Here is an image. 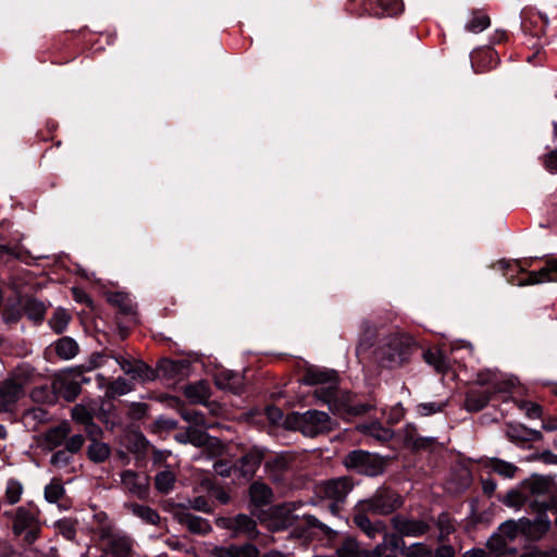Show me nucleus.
I'll use <instances>...</instances> for the list:
<instances>
[{"instance_id": "obj_1", "label": "nucleus", "mask_w": 557, "mask_h": 557, "mask_svg": "<svg viewBox=\"0 0 557 557\" xmlns=\"http://www.w3.org/2000/svg\"><path fill=\"white\" fill-rule=\"evenodd\" d=\"M412 344L413 339L407 334L389 333L380 339L375 358L383 367H400L409 360Z\"/></svg>"}, {"instance_id": "obj_2", "label": "nucleus", "mask_w": 557, "mask_h": 557, "mask_svg": "<svg viewBox=\"0 0 557 557\" xmlns=\"http://www.w3.org/2000/svg\"><path fill=\"white\" fill-rule=\"evenodd\" d=\"M287 428L300 431L305 436L313 437L329 432L333 428V421L326 412L308 410L306 412H293L285 420Z\"/></svg>"}, {"instance_id": "obj_3", "label": "nucleus", "mask_w": 557, "mask_h": 557, "mask_svg": "<svg viewBox=\"0 0 557 557\" xmlns=\"http://www.w3.org/2000/svg\"><path fill=\"white\" fill-rule=\"evenodd\" d=\"M314 396L321 401L327 404L329 408L335 413L345 411L351 414H360L370 409L368 405H352L348 394H343L342 399L339 400V392L337 389L336 381L321 385L314 391Z\"/></svg>"}, {"instance_id": "obj_4", "label": "nucleus", "mask_w": 557, "mask_h": 557, "mask_svg": "<svg viewBox=\"0 0 557 557\" xmlns=\"http://www.w3.org/2000/svg\"><path fill=\"white\" fill-rule=\"evenodd\" d=\"M403 504L404 500L399 494L389 488L380 487L370 497L359 500L356 505L372 515L387 516L400 508Z\"/></svg>"}, {"instance_id": "obj_5", "label": "nucleus", "mask_w": 557, "mask_h": 557, "mask_svg": "<svg viewBox=\"0 0 557 557\" xmlns=\"http://www.w3.org/2000/svg\"><path fill=\"white\" fill-rule=\"evenodd\" d=\"M354 483L347 476H341L325 481L318 485L317 494L330 500L329 510L333 516H339L342 504L352 491Z\"/></svg>"}, {"instance_id": "obj_6", "label": "nucleus", "mask_w": 557, "mask_h": 557, "mask_svg": "<svg viewBox=\"0 0 557 557\" xmlns=\"http://www.w3.org/2000/svg\"><path fill=\"white\" fill-rule=\"evenodd\" d=\"M346 468L358 473L374 476L383 472L384 460L376 454L366 450H352L344 459Z\"/></svg>"}, {"instance_id": "obj_7", "label": "nucleus", "mask_w": 557, "mask_h": 557, "mask_svg": "<svg viewBox=\"0 0 557 557\" xmlns=\"http://www.w3.org/2000/svg\"><path fill=\"white\" fill-rule=\"evenodd\" d=\"M120 484L124 492L139 499L149 495L150 480L145 472L124 470L120 473Z\"/></svg>"}, {"instance_id": "obj_8", "label": "nucleus", "mask_w": 557, "mask_h": 557, "mask_svg": "<svg viewBox=\"0 0 557 557\" xmlns=\"http://www.w3.org/2000/svg\"><path fill=\"white\" fill-rule=\"evenodd\" d=\"M25 380L15 375L0 385V411H12L24 396Z\"/></svg>"}, {"instance_id": "obj_9", "label": "nucleus", "mask_w": 557, "mask_h": 557, "mask_svg": "<svg viewBox=\"0 0 557 557\" xmlns=\"http://www.w3.org/2000/svg\"><path fill=\"white\" fill-rule=\"evenodd\" d=\"M391 525L403 537H419L430 530V524L425 520L401 513L392 517Z\"/></svg>"}, {"instance_id": "obj_10", "label": "nucleus", "mask_w": 557, "mask_h": 557, "mask_svg": "<svg viewBox=\"0 0 557 557\" xmlns=\"http://www.w3.org/2000/svg\"><path fill=\"white\" fill-rule=\"evenodd\" d=\"M367 510H361L358 505L354 508L352 521L369 539H375L380 533L386 530V524L382 520L371 521Z\"/></svg>"}, {"instance_id": "obj_11", "label": "nucleus", "mask_w": 557, "mask_h": 557, "mask_svg": "<svg viewBox=\"0 0 557 557\" xmlns=\"http://www.w3.org/2000/svg\"><path fill=\"white\" fill-rule=\"evenodd\" d=\"M292 458L287 454L270 457L264 463L267 475L273 482H282L290 471Z\"/></svg>"}, {"instance_id": "obj_12", "label": "nucleus", "mask_w": 557, "mask_h": 557, "mask_svg": "<svg viewBox=\"0 0 557 557\" xmlns=\"http://www.w3.org/2000/svg\"><path fill=\"white\" fill-rule=\"evenodd\" d=\"M210 554L213 557H259L257 546L250 543L244 545L214 546Z\"/></svg>"}, {"instance_id": "obj_13", "label": "nucleus", "mask_w": 557, "mask_h": 557, "mask_svg": "<svg viewBox=\"0 0 557 557\" xmlns=\"http://www.w3.org/2000/svg\"><path fill=\"white\" fill-rule=\"evenodd\" d=\"M115 362L120 366L121 370L131 375L132 380H147L149 379L150 369L149 367L139 360L132 361L125 357L116 356L113 357Z\"/></svg>"}, {"instance_id": "obj_14", "label": "nucleus", "mask_w": 557, "mask_h": 557, "mask_svg": "<svg viewBox=\"0 0 557 557\" xmlns=\"http://www.w3.org/2000/svg\"><path fill=\"white\" fill-rule=\"evenodd\" d=\"M215 384L220 389L240 394L244 388V379L239 373L223 370L215 375Z\"/></svg>"}, {"instance_id": "obj_15", "label": "nucleus", "mask_w": 557, "mask_h": 557, "mask_svg": "<svg viewBox=\"0 0 557 557\" xmlns=\"http://www.w3.org/2000/svg\"><path fill=\"white\" fill-rule=\"evenodd\" d=\"M552 484L553 482L549 478L541 475L525 480L522 485L530 500V505H533L534 503L531 497H540L548 494L550 492Z\"/></svg>"}, {"instance_id": "obj_16", "label": "nucleus", "mask_w": 557, "mask_h": 557, "mask_svg": "<svg viewBox=\"0 0 557 557\" xmlns=\"http://www.w3.org/2000/svg\"><path fill=\"white\" fill-rule=\"evenodd\" d=\"M70 432L71 428L67 422H62L59 425L49 429L44 435V447L49 450H53L54 448L63 445Z\"/></svg>"}, {"instance_id": "obj_17", "label": "nucleus", "mask_w": 557, "mask_h": 557, "mask_svg": "<svg viewBox=\"0 0 557 557\" xmlns=\"http://www.w3.org/2000/svg\"><path fill=\"white\" fill-rule=\"evenodd\" d=\"M175 440L178 443H189L196 447H202L218 442L215 437H210L207 433L194 428H188L186 431L175 434Z\"/></svg>"}, {"instance_id": "obj_18", "label": "nucleus", "mask_w": 557, "mask_h": 557, "mask_svg": "<svg viewBox=\"0 0 557 557\" xmlns=\"http://www.w3.org/2000/svg\"><path fill=\"white\" fill-rule=\"evenodd\" d=\"M180 522L185 524L187 529L196 534H207L211 531L209 521L205 518L194 516L187 511H181L177 513Z\"/></svg>"}, {"instance_id": "obj_19", "label": "nucleus", "mask_w": 557, "mask_h": 557, "mask_svg": "<svg viewBox=\"0 0 557 557\" xmlns=\"http://www.w3.org/2000/svg\"><path fill=\"white\" fill-rule=\"evenodd\" d=\"M358 431L380 443L389 441L394 433L391 429L383 426L380 422L363 423L357 426Z\"/></svg>"}, {"instance_id": "obj_20", "label": "nucleus", "mask_w": 557, "mask_h": 557, "mask_svg": "<svg viewBox=\"0 0 557 557\" xmlns=\"http://www.w3.org/2000/svg\"><path fill=\"white\" fill-rule=\"evenodd\" d=\"M508 438L512 442H532L542 440V433L537 430L517 424L508 425L506 430Z\"/></svg>"}, {"instance_id": "obj_21", "label": "nucleus", "mask_w": 557, "mask_h": 557, "mask_svg": "<svg viewBox=\"0 0 557 557\" xmlns=\"http://www.w3.org/2000/svg\"><path fill=\"white\" fill-rule=\"evenodd\" d=\"M184 395L195 404L205 403L210 396V388L207 382L199 381L184 387Z\"/></svg>"}, {"instance_id": "obj_22", "label": "nucleus", "mask_w": 557, "mask_h": 557, "mask_svg": "<svg viewBox=\"0 0 557 557\" xmlns=\"http://www.w3.org/2000/svg\"><path fill=\"white\" fill-rule=\"evenodd\" d=\"M301 381L306 385H323L336 381V373L331 370L309 369Z\"/></svg>"}, {"instance_id": "obj_23", "label": "nucleus", "mask_w": 557, "mask_h": 557, "mask_svg": "<svg viewBox=\"0 0 557 557\" xmlns=\"http://www.w3.org/2000/svg\"><path fill=\"white\" fill-rule=\"evenodd\" d=\"M132 550V542L126 536L112 535L107 544V552L114 557H128Z\"/></svg>"}, {"instance_id": "obj_24", "label": "nucleus", "mask_w": 557, "mask_h": 557, "mask_svg": "<svg viewBox=\"0 0 557 557\" xmlns=\"http://www.w3.org/2000/svg\"><path fill=\"white\" fill-rule=\"evenodd\" d=\"M424 361L433 367L437 373H446L449 370V362L440 349H428L423 352Z\"/></svg>"}, {"instance_id": "obj_25", "label": "nucleus", "mask_w": 557, "mask_h": 557, "mask_svg": "<svg viewBox=\"0 0 557 557\" xmlns=\"http://www.w3.org/2000/svg\"><path fill=\"white\" fill-rule=\"evenodd\" d=\"M529 522L527 520L520 519L518 521L507 520L503 522L498 528V534L507 542L513 541L519 532L524 531L525 525Z\"/></svg>"}, {"instance_id": "obj_26", "label": "nucleus", "mask_w": 557, "mask_h": 557, "mask_svg": "<svg viewBox=\"0 0 557 557\" xmlns=\"http://www.w3.org/2000/svg\"><path fill=\"white\" fill-rule=\"evenodd\" d=\"M544 282H557V259L549 261L545 268L529 275V284H539Z\"/></svg>"}, {"instance_id": "obj_27", "label": "nucleus", "mask_w": 557, "mask_h": 557, "mask_svg": "<svg viewBox=\"0 0 557 557\" xmlns=\"http://www.w3.org/2000/svg\"><path fill=\"white\" fill-rule=\"evenodd\" d=\"M251 503L257 506H264L272 500V491L264 483L255 482L249 488Z\"/></svg>"}, {"instance_id": "obj_28", "label": "nucleus", "mask_w": 557, "mask_h": 557, "mask_svg": "<svg viewBox=\"0 0 557 557\" xmlns=\"http://www.w3.org/2000/svg\"><path fill=\"white\" fill-rule=\"evenodd\" d=\"M486 468L491 469L492 471L496 472L497 474L506 478L511 479L515 476V474L518 471V467L515 466L511 462L502 460L499 458H491L487 460Z\"/></svg>"}, {"instance_id": "obj_29", "label": "nucleus", "mask_w": 557, "mask_h": 557, "mask_svg": "<svg viewBox=\"0 0 557 557\" xmlns=\"http://www.w3.org/2000/svg\"><path fill=\"white\" fill-rule=\"evenodd\" d=\"M78 350L77 343L71 337H62L55 343V352L63 360L73 359Z\"/></svg>"}, {"instance_id": "obj_30", "label": "nucleus", "mask_w": 557, "mask_h": 557, "mask_svg": "<svg viewBox=\"0 0 557 557\" xmlns=\"http://www.w3.org/2000/svg\"><path fill=\"white\" fill-rule=\"evenodd\" d=\"M490 401V395L487 392H475L471 391L466 397V408L468 411H479L484 408Z\"/></svg>"}, {"instance_id": "obj_31", "label": "nucleus", "mask_w": 557, "mask_h": 557, "mask_svg": "<svg viewBox=\"0 0 557 557\" xmlns=\"http://www.w3.org/2000/svg\"><path fill=\"white\" fill-rule=\"evenodd\" d=\"M176 475L169 469L160 471L154 478L156 488L163 494H168L174 488Z\"/></svg>"}, {"instance_id": "obj_32", "label": "nucleus", "mask_w": 557, "mask_h": 557, "mask_svg": "<svg viewBox=\"0 0 557 557\" xmlns=\"http://www.w3.org/2000/svg\"><path fill=\"white\" fill-rule=\"evenodd\" d=\"M337 555L338 557H363L364 550H361L360 544L355 537L347 536L337 548Z\"/></svg>"}, {"instance_id": "obj_33", "label": "nucleus", "mask_w": 557, "mask_h": 557, "mask_svg": "<svg viewBox=\"0 0 557 557\" xmlns=\"http://www.w3.org/2000/svg\"><path fill=\"white\" fill-rule=\"evenodd\" d=\"M25 314L34 321H41L46 313L44 302L35 298H28L23 306Z\"/></svg>"}, {"instance_id": "obj_34", "label": "nucleus", "mask_w": 557, "mask_h": 557, "mask_svg": "<svg viewBox=\"0 0 557 557\" xmlns=\"http://www.w3.org/2000/svg\"><path fill=\"white\" fill-rule=\"evenodd\" d=\"M132 389V383L128 380L119 376L107 386L106 395L110 398H113L115 396L125 395L129 393Z\"/></svg>"}, {"instance_id": "obj_35", "label": "nucleus", "mask_w": 557, "mask_h": 557, "mask_svg": "<svg viewBox=\"0 0 557 557\" xmlns=\"http://www.w3.org/2000/svg\"><path fill=\"white\" fill-rule=\"evenodd\" d=\"M127 507L135 516L150 524H157L160 520L158 512L148 506L131 504Z\"/></svg>"}, {"instance_id": "obj_36", "label": "nucleus", "mask_w": 557, "mask_h": 557, "mask_svg": "<svg viewBox=\"0 0 557 557\" xmlns=\"http://www.w3.org/2000/svg\"><path fill=\"white\" fill-rule=\"evenodd\" d=\"M110 456V447L102 442L92 441L88 446V457L94 462H102Z\"/></svg>"}, {"instance_id": "obj_37", "label": "nucleus", "mask_w": 557, "mask_h": 557, "mask_svg": "<svg viewBox=\"0 0 557 557\" xmlns=\"http://www.w3.org/2000/svg\"><path fill=\"white\" fill-rule=\"evenodd\" d=\"M257 524L253 519L246 515H238L234 519V531L242 532L252 537L257 534Z\"/></svg>"}, {"instance_id": "obj_38", "label": "nucleus", "mask_w": 557, "mask_h": 557, "mask_svg": "<svg viewBox=\"0 0 557 557\" xmlns=\"http://www.w3.org/2000/svg\"><path fill=\"white\" fill-rule=\"evenodd\" d=\"M400 554L406 557H432V549L424 543L417 542L410 545H404Z\"/></svg>"}, {"instance_id": "obj_39", "label": "nucleus", "mask_w": 557, "mask_h": 557, "mask_svg": "<svg viewBox=\"0 0 557 557\" xmlns=\"http://www.w3.org/2000/svg\"><path fill=\"white\" fill-rule=\"evenodd\" d=\"M527 503L530 500L522 484L517 490H510L504 499V504L508 507H521Z\"/></svg>"}, {"instance_id": "obj_40", "label": "nucleus", "mask_w": 557, "mask_h": 557, "mask_svg": "<svg viewBox=\"0 0 557 557\" xmlns=\"http://www.w3.org/2000/svg\"><path fill=\"white\" fill-rule=\"evenodd\" d=\"M70 314L66 312V310L62 308H58L51 319L49 320V324L51 329L55 333H62L65 331L69 322H70Z\"/></svg>"}, {"instance_id": "obj_41", "label": "nucleus", "mask_w": 557, "mask_h": 557, "mask_svg": "<svg viewBox=\"0 0 557 557\" xmlns=\"http://www.w3.org/2000/svg\"><path fill=\"white\" fill-rule=\"evenodd\" d=\"M490 26V17L483 13H475L466 24V29L471 33H481Z\"/></svg>"}, {"instance_id": "obj_42", "label": "nucleus", "mask_w": 557, "mask_h": 557, "mask_svg": "<svg viewBox=\"0 0 557 557\" xmlns=\"http://www.w3.org/2000/svg\"><path fill=\"white\" fill-rule=\"evenodd\" d=\"M261 462L259 453H249L242 458L243 472L245 475L251 476Z\"/></svg>"}, {"instance_id": "obj_43", "label": "nucleus", "mask_w": 557, "mask_h": 557, "mask_svg": "<svg viewBox=\"0 0 557 557\" xmlns=\"http://www.w3.org/2000/svg\"><path fill=\"white\" fill-rule=\"evenodd\" d=\"M416 428L413 425H407L406 428V442L411 444L414 448H422L426 445L431 444L434 438L433 437H416L414 436Z\"/></svg>"}, {"instance_id": "obj_44", "label": "nucleus", "mask_w": 557, "mask_h": 557, "mask_svg": "<svg viewBox=\"0 0 557 557\" xmlns=\"http://www.w3.org/2000/svg\"><path fill=\"white\" fill-rule=\"evenodd\" d=\"M34 520V516L27 510L20 508L16 512L14 521L15 533H21L26 527H28Z\"/></svg>"}, {"instance_id": "obj_45", "label": "nucleus", "mask_w": 557, "mask_h": 557, "mask_svg": "<svg viewBox=\"0 0 557 557\" xmlns=\"http://www.w3.org/2000/svg\"><path fill=\"white\" fill-rule=\"evenodd\" d=\"M446 406V403H436V401H430V403H421L417 405L416 410L417 413L426 417L436 412H440L443 410V408Z\"/></svg>"}, {"instance_id": "obj_46", "label": "nucleus", "mask_w": 557, "mask_h": 557, "mask_svg": "<svg viewBox=\"0 0 557 557\" xmlns=\"http://www.w3.org/2000/svg\"><path fill=\"white\" fill-rule=\"evenodd\" d=\"M63 486L60 483L52 481L45 488V498L49 503H57L63 496Z\"/></svg>"}, {"instance_id": "obj_47", "label": "nucleus", "mask_w": 557, "mask_h": 557, "mask_svg": "<svg viewBox=\"0 0 557 557\" xmlns=\"http://www.w3.org/2000/svg\"><path fill=\"white\" fill-rule=\"evenodd\" d=\"M377 4L387 15H396L404 10L401 0H376Z\"/></svg>"}, {"instance_id": "obj_48", "label": "nucleus", "mask_w": 557, "mask_h": 557, "mask_svg": "<svg viewBox=\"0 0 557 557\" xmlns=\"http://www.w3.org/2000/svg\"><path fill=\"white\" fill-rule=\"evenodd\" d=\"M507 542L498 534H493L487 541V547L490 550L497 555H504L507 548Z\"/></svg>"}, {"instance_id": "obj_49", "label": "nucleus", "mask_w": 557, "mask_h": 557, "mask_svg": "<svg viewBox=\"0 0 557 557\" xmlns=\"http://www.w3.org/2000/svg\"><path fill=\"white\" fill-rule=\"evenodd\" d=\"M72 418L78 423L86 424L92 420L91 412L83 405H76L72 409Z\"/></svg>"}, {"instance_id": "obj_50", "label": "nucleus", "mask_w": 557, "mask_h": 557, "mask_svg": "<svg viewBox=\"0 0 557 557\" xmlns=\"http://www.w3.org/2000/svg\"><path fill=\"white\" fill-rule=\"evenodd\" d=\"M110 360V356L104 354H92L87 361L86 366H84L85 370L91 371L97 368H101L107 366Z\"/></svg>"}, {"instance_id": "obj_51", "label": "nucleus", "mask_w": 557, "mask_h": 557, "mask_svg": "<svg viewBox=\"0 0 557 557\" xmlns=\"http://www.w3.org/2000/svg\"><path fill=\"white\" fill-rule=\"evenodd\" d=\"M84 442H85V438L81 434H75L71 437H66V440L64 442L65 450L69 454H75L81 450V448L84 445Z\"/></svg>"}, {"instance_id": "obj_52", "label": "nucleus", "mask_w": 557, "mask_h": 557, "mask_svg": "<svg viewBox=\"0 0 557 557\" xmlns=\"http://www.w3.org/2000/svg\"><path fill=\"white\" fill-rule=\"evenodd\" d=\"M22 494V485L16 481H10L7 486V497L10 504L18 502Z\"/></svg>"}, {"instance_id": "obj_53", "label": "nucleus", "mask_w": 557, "mask_h": 557, "mask_svg": "<svg viewBox=\"0 0 557 557\" xmlns=\"http://www.w3.org/2000/svg\"><path fill=\"white\" fill-rule=\"evenodd\" d=\"M184 508H191L201 512H210L211 507L207 499L202 496L195 497L194 499H189L187 505Z\"/></svg>"}, {"instance_id": "obj_54", "label": "nucleus", "mask_w": 557, "mask_h": 557, "mask_svg": "<svg viewBox=\"0 0 557 557\" xmlns=\"http://www.w3.org/2000/svg\"><path fill=\"white\" fill-rule=\"evenodd\" d=\"M383 533V541L385 545H389L392 548L399 550L404 545H406L405 542L403 541V536H399L397 532L387 533L384 531Z\"/></svg>"}, {"instance_id": "obj_55", "label": "nucleus", "mask_w": 557, "mask_h": 557, "mask_svg": "<svg viewBox=\"0 0 557 557\" xmlns=\"http://www.w3.org/2000/svg\"><path fill=\"white\" fill-rule=\"evenodd\" d=\"M183 418H184V420H186L188 422L195 423V425H197V426H201L205 429L210 426L209 424L206 423L203 413H201L199 411L183 412Z\"/></svg>"}, {"instance_id": "obj_56", "label": "nucleus", "mask_w": 557, "mask_h": 557, "mask_svg": "<svg viewBox=\"0 0 557 557\" xmlns=\"http://www.w3.org/2000/svg\"><path fill=\"white\" fill-rule=\"evenodd\" d=\"M70 454L66 450H58L51 456V463L57 467L66 466L70 462Z\"/></svg>"}, {"instance_id": "obj_57", "label": "nucleus", "mask_w": 557, "mask_h": 557, "mask_svg": "<svg viewBox=\"0 0 557 557\" xmlns=\"http://www.w3.org/2000/svg\"><path fill=\"white\" fill-rule=\"evenodd\" d=\"M85 432L87 433L90 441H98V438L102 435V430L99 425H97L92 420L87 422L85 425Z\"/></svg>"}, {"instance_id": "obj_58", "label": "nucleus", "mask_w": 557, "mask_h": 557, "mask_svg": "<svg viewBox=\"0 0 557 557\" xmlns=\"http://www.w3.org/2000/svg\"><path fill=\"white\" fill-rule=\"evenodd\" d=\"M405 414V409L400 404L395 405L388 414V420L392 423H397Z\"/></svg>"}, {"instance_id": "obj_59", "label": "nucleus", "mask_w": 557, "mask_h": 557, "mask_svg": "<svg viewBox=\"0 0 557 557\" xmlns=\"http://www.w3.org/2000/svg\"><path fill=\"white\" fill-rule=\"evenodd\" d=\"M545 165L548 171L557 173V150L546 156Z\"/></svg>"}, {"instance_id": "obj_60", "label": "nucleus", "mask_w": 557, "mask_h": 557, "mask_svg": "<svg viewBox=\"0 0 557 557\" xmlns=\"http://www.w3.org/2000/svg\"><path fill=\"white\" fill-rule=\"evenodd\" d=\"M535 458L543 461L546 465H557V455L553 454L550 450L543 451Z\"/></svg>"}, {"instance_id": "obj_61", "label": "nucleus", "mask_w": 557, "mask_h": 557, "mask_svg": "<svg viewBox=\"0 0 557 557\" xmlns=\"http://www.w3.org/2000/svg\"><path fill=\"white\" fill-rule=\"evenodd\" d=\"M265 413L268 419L273 423H277L283 417L282 411L276 407H268Z\"/></svg>"}, {"instance_id": "obj_62", "label": "nucleus", "mask_w": 557, "mask_h": 557, "mask_svg": "<svg viewBox=\"0 0 557 557\" xmlns=\"http://www.w3.org/2000/svg\"><path fill=\"white\" fill-rule=\"evenodd\" d=\"M524 406H525V412H527L528 417L533 418V419L541 417V412H542L541 406H539L536 404H532V403L525 404Z\"/></svg>"}, {"instance_id": "obj_63", "label": "nucleus", "mask_w": 557, "mask_h": 557, "mask_svg": "<svg viewBox=\"0 0 557 557\" xmlns=\"http://www.w3.org/2000/svg\"><path fill=\"white\" fill-rule=\"evenodd\" d=\"M455 550L450 545H443L438 547L435 553L434 557H454Z\"/></svg>"}, {"instance_id": "obj_64", "label": "nucleus", "mask_w": 557, "mask_h": 557, "mask_svg": "<svg viewBox=\"0 0 557 557\" xmlns=\"http://www.w3.org/2000/svg\"><path fill=\"white\" fill-rule=\"evenodd\" d=\"M386 548L384 541L377 544L371 552L364 550L363 557H381Z\"/></svg>"}]
</instances>
